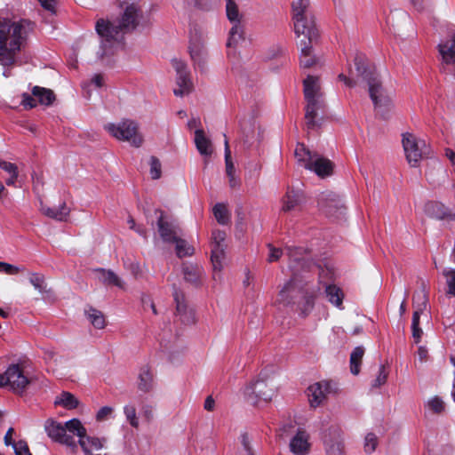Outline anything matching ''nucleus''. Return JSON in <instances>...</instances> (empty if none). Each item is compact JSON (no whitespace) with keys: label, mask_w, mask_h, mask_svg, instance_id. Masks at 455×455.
Returning <instances> with one entry per match:
<instances>
[{"label":"nucleus","mask_w":455,"mask_h":455,"mask_svg":"<svg viewBox=\"0 0 455 455\" xmlns=\"http://www.w3.org/2000/svg\"><path fill=\"white\" fill-rule=\"evenodd\" d=\"M294 154L303 167L314 172L318 177L323 179L332 174L334 166L332 162L316 152L310 151L304 144L299 143Z\"/></svg>","instance_id":"6e6552de"},{"label":"nucleus","mask_w":455,"mask_h":455,"mask_svg":"<svg viewBox=\"0 0 455 455\" xmlns=\"http://www.w3.org/2000/svg\"><path fill=\"white\" fill-rule=\"evenodd\" d=\"M323 442L326 455H346L343 433L338 425H331L324 431Z\"/></svg>","instance_id":"f8f14e48"},{"label":"nucleus","mask_w":455,"mask_h":455,"mask_svg":"<svg viewBox=\"0 0 455 455\" xmlns=\"http://www.w3.org/2000/svg\"><path fill=\"white\" fill-rule=\"evenodd\" d=\"M40 212L53 220L63 221L66 220L69 215L70 210L65 202H62L57 208L49 207L44 205L43 202L40 203Z\"/></svg>","instance_id":"b1692460"},{"label":"nucleus","mask_w":455,"mask_h":455,"mask_svg":"<svg viewBox=\"0 0 455 455\" xmlns=\"http://www.w3.org/2000/svg\"><path fill=\"white\" fill-rule=\"evenodd\" d=\"M241 443H242L243 449L245 452L244 455H253L251 447L250 445V440H249L247 434H243L241 435Z\"/></svg>","instance_id":"13d9d810"},{"label":"nucleus","mask_w":455,"mask_h":455,"mask_svg":"<svg viewBox=\"0 0 455 455\" xmlns=\"http://www.w3.org/2000/svg\"><path fill=\"white\" fill-rule=\"evenodd\" d=\"M175 243L176 254L179 258L191 256L194 254V248L188 242L180 237V235L172 242Z\"/></svg>","instance_id":"f704fd0d"},{"label":"nucleus","mask_w":455,"mask_h":455,"mask_svg":"<svg viewBox=\"0 0 455 455\" xmlns=\"http://www.w3.org/2000/svg\"><path fill=\"white\" fill-rule=\"evenodd\" d=\"M104 128L115 139L126 141L132 147L140 148L143 143V137L139 132V124L132 119L109 123L105 124Z\"/></svg>","instance_id":"1a4fd4ad"},{"label":"nucleus","mask_w":455,"mask_h":455,"mask_svg":"<svg viewBox=\"0 0 455 455\" xmlns=\"http://www.w3.org/2000/svg\"><path fill=\"white\" fill-rule=\"evenodd\" d=\"M412 329V336L415 339V342L418 343L422 334V330L419 328V325H416L415 327H411Z\"/></svg>","instance_id":"0e129e2a"},{"label":"nucleus","mask_w":455,"mask_h":455,"mask_svg":"<svg viewBox=\"0 0 455 455\" xmlns=\"http://www.w3.org/2000/svg\"><path fill=\"white\" fill-rule=\"evenodd\" d=\"M194 140L196 149L204 157V165L206 166L208 164V157L213 153L212 143L203 129L196 130Z\"/></svg>","instance_id":"412c9836"},{"label":"nucleus","mask_w":455,"mask_h":455,"mask_svg":"<svg viewBox=\"0 0 455 455\" xmlns=\"http://www.w3.org/2000/svg\"><path fill=\"white\" fill-rule=\"evenodd\" d=\"M121 6L123 13L116 24L104 19H100L96 22L95 28L100 37V49L102 50L99 53L100 59L112 52L113 45L117 41L121 32L132 31L139 26L148 23L139 1L125 0L121 4Z\"/></svg>","instance_id":"f03ea898"},{"label":"nucleus","mask_w":455,"mask_h":455,"mask_svg":"<svg viewBox=\"0 0 455 455\" xmlns=\"http://www.w3.org/2000/svg\"><path fill=\"white\" fill-rule=\"evenodd\" d=\"M355 65L358 75L367 83L369 96L375 110L387 119L394 108L392 96L384 89L379 74L368 65L363 55L357 54L355 57Z\"/></svg>","instance_id":"39448f33"},{"label":"nucleus","mask_w":455,"mask_h":455,"mask_svg":"<svg viewBox=\"0 0 455 455\" xmlns=\"http://www.w3.org/2000/svg\"><path fill=\"white\" fill-rule=\"evenodd\" d=\"M413 307L414 308H420V310H425L427 305V296L424 291L416 292L412 298Z\"/></svg>","instance_id":"c03bdc74"},{"label":"nucleus","mask_w":455,"mask_h":455,"mask_svg":"<svg viewBox=\"0 0 455 455\" xmlns=\"http://www.w3.org/2000/svg\"><path fill=\"white\" fill-rule=\"evenodd\" d=\"M339 79L343 81L344 84L348 87H354L355 85V82L348 77H347L345 75L340 74L339 76Z\"/></svg>","instance_id":"69168bd1"},{"label":"nucleus","mask_w":455,"mask_h":455,"mask_svg":"<svg viewBox=\"0 0 455 455\" xmlns=\"http://www.w3.org/2000/svg\"><path fill=\"white\" fill-rule=\"evenodd\" d=\"M325 294L328 300L337 307H341L344 294L340 288L336 285L329 284L325 287Z\"/></svg>","instance_id":"2f4dec72"},{"label":"nucleus","mask_w":455,"mask_h":455,"mask_svg":"<svg viewBox=\"0 0 455 455\" xmlns=\"http://www.w3.org/2000/svg\"><path fill=\"white\" fill-rule=\"evenodd\" d=\"M302 200L303 196L299 191L288 190L282 200V211L288 212L291 211L298 210L302 203Z\"/></svg>","instance_id":"a878e982"},{"label":"nucleus","mask_w":455,"mask_h":455,"mask_svg":"<svg viewBox=\"0 0 455 455\" xmlns=\"http://www.w3.org/2000/svg\"><path fill=\"white\" fill-rule=\"evenodd\" d=\"M32 94L36 99H37L40 104L45 106H50L55 100V95L52 90L40 86H34L32 89Z\"/></svg>","instance_id":"cd10ccee"},{"label":"nucleus","mask_w":455,"mask_h":455,"mask_svg":"<svg viewBox=\"0 0 455 455\" xmlns=\"http://www.w3.org/2000/svg\"><path fill=\"white\" fill-rule=\"evenodd\" d=\"M141 303H142L144 309H147V307H148L149 308H151L154 315H157V310L155 306V303L153 302V300L151 299V298L149 296L142 295Z\"/></svg>","instance_id":"4d7b16f0"},{"label":"nucleus","mask_w":455,"mask_h":455,"mask_svg":"<svg viewBox=\"0 0 455 455\" xmlns=\"http://www.w3.org/2000/svg\"><path fill=\"white\" fill-rule=\"evenodd\" d=\"M228 181H229V186L232 188H235L236 187L239 186L240 182L238 180V179L235 176V173L234 174H231V175H228Z\"/></svg>","instance_id":"338daca9"},{"label":"nucleus","mask_w":455,"mask_h":455,"mask_svg":"<svg viewBox=\"0 0 455 455\" xmlns=\"http://www.w3.org/2000/svg\"><path fill=\"white\" fill-rule=\"evenodd\" d=\"M124 413L125 415L126 420L129 424L134 427L138 428L140 426L139 419L137 417L136 408L132 404H126L124 407Z\"/></svg>","instance_id":"ea45409f"},{"label":"nucleus","mask_w":455,"mask_h":455,"mask_svg":"<svg viewBox=\"0 0 455 455\" xmlns=\"http://www.w3.org/2000/svg\"><path fill=\"white\" fill-rule=\"evenodd\" d=\"M422 313H423V310H420V308H415L413 315H412L411 327L419 325V317Z\"/></svg>","instance_id":"e2e57ef3"},{"label":"nucleus","mask_w":455,"mask_h":455,"mask_svg":"<svg viewBox=\"0 0 455 455\" xmlns=\"http://www.w3.org/2000/svg\"><path fill=\"white\" fill-rule=\"evenodd\" d=\"M182 273L184 280L191 285L197 287L202 284L204 269L199 265L184 263L182 266Z\"/></svg>","instance_id":"4be33fe9"},{"label":"nucleus","mask_w":455,"mask_h":455,"mask_svg":"<svg viewBox=\"0 0 455 455\" xmlns=\"http://www.w3.org/2000/svg\"><path fill=\"white\" fill-rule=\"evenodd\" d=\"M319 209L328 217L339 219L345 214L346 207L338 195L333 192H323L318 197Z\"/></svg>","instance_id":"ddd939ff"},{"label":"nucleus","mask_w":455,"mask_h":455,"mask_svg":"<svg viewBox=\"0 0 455 455\" xmlns=\"http://www.w3.org/2000/svg\"><path fill=\"white\" fill-rule=\"evenodd\" d=\"M289 258V268L291 273V279L283 285L278 294L277 301L284 306L294 304L298 296L301 295L304 299L303 314H307L314 306V296L309 293L307 285V278L306 274L315 269L319 271V278L323 280L325 275L331 274V270L322 268L316 265L307 255V251L300 247L286 246Z\"/></svg>","instance_id":"f257e3e1"},{"label":"nucleus","mask_w":455,"mask_h":455,"mask_svg":"<svg viewBox=\"0 0 455 455\" xmlns=\"http://www.w3.org/2000/svg\"><path fill=\"white\" fill-rule=\"evenodd\" d=\"M303 85L307 101L305 107L306 126L307 130H315L321 124L319 111H322L325 106L319 78L309 75L303 81Z\"/></svg>","instance_id":"0eeeda50"},{"label":"nucleus","mask_w":455,"mask_h":455,"mask_svg":"<svg viewBox=\"0 0 455 455\" xmlns=\"http://www.w3.org/2000/svg\"><path fill=\"white\" fill-rule=\"evenodd\" d=\"M213 214L220 224L226 225L228 223L230 215L224 204H217L213 208Z\"/></svg>","instance_id":"58836bf2"},{"label":"nucleus","mask_w":455,"mask_h":455,"mask_svg":"<svg viewBox=\"0 0 455 455\" xmlns=\"http://www.w3.org/2000/svg\"><path fill=\"white\" fill-rule=\"evenodd\" d=\"M309 434L304 429H298L290 441V451L295 455H307L310 451Z\"/></svg>","instance_id":"6ab92c4d"},{"label":"nucleus","mask_w":455,"mask_h":455,"mask_svg":"<svg viewBox=\"0 0 455 455\" xmlns=\"http://www.w3.org/2000/svg\"><path fill=\"white\" fill-rule=\"evenodd\" d=\"M275 392L276 386L274 378L261 372L259 379L245 388L244 395L248 401L256 404L259 401H270Z\"/></svg>","instance_id":"9d476101"},{"label":"nucleus","mask_w":455,"mask_h":455,"mask_svg":"<svg viewBox=\"0 0 455 455\" xmlns=\"http://www.w3.org/2000/svg\"><path fill=\"white\" fill-rule=\"evenodd\" d=\"M328 385L326 383L316 382L309 386L307 390L309 403L312 407L319 406L326 397Z\"/></svg>","instance_id":"5701e85b"},{"label":"nucleus","mask_w":455,"mask_h":455,"mask_svg":"<svg viewBox=\"0 0 455 455\" xmlns=\"http://www.w3.org/2000/svg\"><path fill=\"white\" fill-rule=\"evenodd\" d=\"M189 52L194 64L202 70L204 69L207 60V51L203 40L192 37L190 40Z\"/></svg>","instance_id":"aec40b11"},{"label":"nucleus","mask_w":455,"mask_h":455,"mask_svg":"<svg viewBox=\"0 0 455 455\" xmlns=\"http://www.w3.org/2000/svg\"><path fill=\"white\" fill-rule=\"evenodd\" d=\"M173 297L176 303L177 315L180 317V320L185 324L195 323V311L188 307L184 294L174 287Z\"/></svg>","instance_id":"a211bd4d"},{"label":"nucleus","mask_w":455,"mask_h":455,"mask_svg":"<svg viewBox=\"0 0 455 455\" xmlns=\"http://www.w3.org/2000/svg\"><path fill=\"white\" fill-rule=\"evenodd\" d=\"M292 20L294 32L301 41L315 43L318 38V30L311 10L310 0H292Z\"/></svg>","instance_id":"423d86ee"},{"label":"nucleus","mask_w":455,"mask_h":455,"mask_svg":"<svg viewBox=\"0 0 455 455\" xmlns=\"http://www.w3.org/2000/svg\"><path fill=\"white\" fill-rule=\"evenodd\" d=\"M225 259L224 246L218 245L213 246L212 250V263L214 271V277L216 276L217 272H220L223 267V261Z\"/></svg>","instance_id":"473e14b6"},{"label":"nucleus","mask_w":455,"mask_h":455,"mask_svg":"<svg viewBox=\"0 0 455 455\" xmlns=\"http://www.w3.org/2000/svg\"><path fill=\"white\" fill-rule=\"evenodd\" d=\"M312 44L313 43L305 42V40L300 43L299 63L302 68H311L320 61V59L313 54Z\"/></svg>","instance_id":"393cba45"},{"label":"nucleus","mask_w":455,"mask_h":455,"mask_svg":"<svg viewBox=\"0 0 455 455\" xmlns=\"http://www.w3.org/2000/svg\"><path fill=\"white\" fill-rule=\"evenodd\" d=\"M157 227L161 238L166 243H172L181 235L180 228L173 221L168 220L163 212H160Z\"/></svg>","instance_id":"f3484780"},{"label":"nucleus","mask_w":455,"mask_h":455,"mask_svg":"<svg viewBox=\"0 0 455 455\" xmlns=\"http://www.w3.org/2000/svg\"><path fill=\"white\" fill-rule=\"evenodd\" d=\"M44 430L47 435L54 442L69 447L76 451L77 445L74 436L78 437V443L84 455H108L100 451L104 447L105 439L87 435L85 427L77 419H72L64 425L48 419L44 423Z\"/></svg>","instance_id":"7ed1b4c3"},{"label":"nucleus","mask_w":455,"mask_h":455,"mask_svg":"<svg viewBox=\"0 0 455 455\" xmlns=\"http://www.w3.org/2000/svg\"><path fill=\"white\" fill-rule=\"evenodd\" d=\"M443 275L446 278L448 294L455 296V269H444Z\"/></svg>","instance_id":"79ce46f5"},{"label":"nucleus","mask_w":455,"mask_h":455,"mask_svg":"<svg viewBox=\"0 0 455 455\" xmlns=\"http://www.w3.org/2000/svg\"><path fill=\"white\" fill-rule=\"evenodd\" d=\"M402 142L409 164L412 167L417 166L422 158V150L416 137L411 133L406 132L403 134Z\"/></svg>","instance_id":"dca6fc26"},{"label":"nucleus","mask_w":455,"mask_h":455,"mask_svg":"<svg viewBox=\"0 0 455 455\" xmlns=\"http://www.w3.org/2000/svg\"><path fill=\"white\" fill-rule=\"evenodd\" d=\"M54 403L55 405H60L65 409L72 410L78 406L79 402L73 394L63 391L60 395L56 396Z\"/></svg>","instance_id":"7c9ffc66"},{"label":"nucleus","mask_w":455,"mask_h":455,"mask_svg":"<svg viewBox=\"0 0 455 455\" xmlns=\"http://www.w3.org/2000/svg\"><path fill=\"white\" fill-rule=\"evenodd\" d=\"M428 212L435 218L443 220L449 216L448 209L441 203H431L427 205Z\"/></svg>","instance_id":"4c0bfd02"},{"label":"nucleus","mask_w":455,"mask_h":455,"mask_svg":"<svg viewBox=\"0 0 455 455\" xmlns=\"http://www.w3.org/2000/svg\"><path fill=\"white\" fill-rule=\"evenodd\" d=\"M99 280L107 285L113 284L119 288H123L124 284L122 280L111 270L100 268L96 270Z\"/></svg>","instance_id":"c756f323"},{"label":"nucleus","mask_w":455,"mask_h":455,"mask_svg":"<svg viewBox=\"0 0 455 455\" xmlns=\"http://www.w3.org/2000/svg\"><path fill=\"white\" fill-rule=\"evenodd\" d=\"M14 433V429L12 427H10L5 435H4V443L5 445L9 446V445H13V443H16L15 442H13L12 440V435Z\"/></svg>","instance_id":"680f3d73"},{"label":"nucleus","mask_w":455,"mask_h":455,"mask_svg":"<svg viewBox=\"0 0 455 455\" xmlns=\"http://www.w3.org/2000/svg\"><path fill=\"white\" fill-rule=\"evenodd\" d=\"M20 271V268L14 265L0 261V272L8 275H15Z\"/></svg>","instance_id":"603ef678"},{"label":"nucleus","mask_w":455,"mask_h":455,"mask_svg":"<svg viewBox=\"0 0 455 455\" xmlns=\"http://www.w3.org/2000/svg\"><path fill=\"white\" fill-rule=\"evenodd\" d=\"M425 406L428 411L435 414H441L445 410V403L439 396L428 399Z\"/></svg>","instance_id":"e433bc0d"},{"label":"nucleus","mask_w":455,"mask_h":455,"mask_svg":"<svg viewBox=\"0 0 455 455\" xmlns=\"http://www.w3.org/2000/svg\"><path fill=\"white\" fill-rule=\"evenodd\" d=\"M6 379L11 389L18 394H21L29 384L28 378L19 364H11L7 368Z\"/></svg>","instance_id":"2eb2a0df"},{"label":"nucleus","mask_w":455,"mask_h":455,"mask_svg":"<svg viewBox=\"0 0 455 455\" xmlns=\"http://www.w3.org/2000/svg\"><path fill=\"white\" fill-rule=\"evenodd\" d=\"M0 168L10 175V177L5 181L6 184L8 186L13 185L18 177L17 166L14 164L0 159Z\"/></svg>","instance_id":"c9c22d12"},{"label":"nucleus","mask_w":455,"mask_h":455,"mask_svg":"<svg viewBox=\"0 0 455 455\" xmlns=\"http://www.w3.org/2000/svg\"><path fill=\"white\" fill-rule=\"evenodd\" d=\"M142 416L148 420L150 421L153 419V409L150 405H144L141 408Z\"/></svg>","instance_id":"bf43d9fd"},{"label":"nucleus","mask_w":455,"mask_h":455,"mask_svg":"<svg viewBox=\"0 0 455 455\" xmlns=\"http://www.w3.org/2000/svg\"><path fill=\"white\" fill-rule=\"evenodd\" d=\"M269 248V255L267 260L269 262L277 261L281 256L283 255V251L279 248H275L272 246L271 244H268Z\"/></svg>","instance_id":"864d4df0"},{"label":"nucleus","mask_w":455,"mask_h":455,"mask_svg":"<svg viewBox=\"0 0 455 455\" xmlns=\"http://www.w3.org/2000/svg\"><path fill=\"white\" fill-rule=\"evenodd\" d=\"M36 97L28 93H23L22 94V101L21 104L24 106L25 108H33L36 106V100L35 99Z\"/></svg>","instance_id":"3c124183"},{"label":"nucleus","mask_w":455,"mask_h":455,"mask_svg":"<svg viewBox=\"0 0 455 455\" xmlns=\"http://www.w3.org/2000/svg\"><path fill=\"white\" fill-rule=\"evenodd\" d=\"M226 1V13L228 20L233 24L229 31V36L227 42L228 48L235 47L239 42L243 40V28L242 26L243 15L239 12L238 5L234 0Z\"/></svg>","instance_id":"9b49d317"},{"label":"nucleus","mask_w":455,"mask_h":455,"mask_svg":"<svg viewBox=\"0 0 455 455\" xmlns=\"http://www.w3.org/2000/svg\"><path fill=\"white\" fill-rule=\"evenodd\" d=\"M12 447L16 455H32L25 441H19Z\"/></svg>","instance_id":"09e8293b"},{"label":"nucleus","mask_w":455,"mask_h":455,"mask_svg":"<svg viewBox=\"0 0 455 455\" xmlns=\"http://www.w3.org/2000/svg\"><path fill=\"white\" fill-rule=\"evenodd\" d=\"M28 20L12 21L0 17V63L3 66L12 65L16 53L31 30Z\"/></svg>","instance_id":"20e7f679"},{"label":"nucleus","mask_w":455,"mask_h":455,"mask_svg":"<svg viewBox=\"0 0 455 455\" xmlns=\"http://www.w3.org/2000/svg\"><path fill=\"white\" fill-rule=\"evenodd\" d=\"M378 445V438L375 434L368 433L364 437V451L371 453Z\"/></svg>","instance_id":"a18cd8bd"},{"label":"nucleus","mask_w":455,"mask_h":455,"mask_svg":"<svg viewBox=\"0 0 455 455\" xmlns=\"http://www.w3.org/2000/svg\"><path fill=\"white\" fill-rule=\"evenodd\" d=\"M213 246L222 245L226 239V233L222 230H214L212 232Z\"/></svg>","instance_id":"5fc2aeb1"},{"label":"nucleus","mask_w":455,"mask_h":455,"mask_svg":"<svg viewBox=\"0 0 455 455\" xmlns=\"http://www.w3.org/2000/svg\"><path fill=\"white\" fill-rule=\"evenodd\" d=\"M113 411H114V409L112 407L104 406L98 411V412L96 414V419L98 421L106 420L112 416Z\"/></svg>","instance_id":"8fccbe9b"},{"label":"nucleus","mask_w":455,"mask_h":455,"mask_svg":"<svg viewBox=\"0 0 455 455\" xmlns=\"http://www.w3.org/2000/svg\"><path fill=\"white\" fill-rule=\"evenodd\" d=\"M215 407V401L212 395L206 397L204 404V408L208 411H212Z\"/></svg>","instance_id":"052dcab7"},{"label":"nucleus","mask_w":455,"mask_h":455,"mask_svg":"<svg viewBox=\"0 0 455 455\" xmlns=\"http://www.w3.org/2000/svg\"><path fill=\"white\" fill-rule=\"evenodd\" d=\"M150 176L153 180H157L162 174V165L159 159L156 156H151L149 161Z\"/></svg>","instance_id":"37998d69"},{"label":"nucleus","mask_w":455,"mask_h":455,"mask_svg":"<svg viewBox=\"0 0 455 455\" xmlns=\"http://www.w3.org/2000/svg\"><path fill=\"white\" fill-rule=\"evenodd\" d=\"M29 282L40 293H44L47 291V284L44 282V275L37 273H33L29 277Z\"/></svg>","instance_id":"a19ab883"},{"label":"nucleus","mask_w":455,"mask_h":455,"mask_svg":"<svg viewBox=\"0 0 455 455\" xmlns=\"http://www.w3.org/2000/svg\"><path fill=\"white\" fill-rule=\"evenodd\" d=\"M153 385V376L148 367L141 368L139 374L138 387L140 390L148 392Z\"/></svg>","instance_id":"72a5a7b5"},{"label":"nucleus","mask_w":455,"mask_h":455,"mask_svg":"<svg viewBox=\"0 0 455 455\" xmlns=\"http://www.w3.org/2000/svg\"><path fill=\"white\" fill-rule=\"evenodd\" d=\"M225 164H226V173L231 175L235 173V166L231 160V152L228 146V141L225 140Z\"/></svg>","instance_id":"49530a36"},{"label":"nucleus","mask_w":455,"mask_h":455,"mask_svg":"<svg viewBox=\"0 0 455 455\" xmlns=\"http://www.w3.org/2000/svg\"><path fill=\"white\" fill-rule=\"evenodd\" d=\"M387 379V372L386 371L385 366L380 365L379 374L376 379L372 381V387H379L384 385Z\"/></svg>","instance_id":"de8ad7c7"},{"label":"nucleus","mask_w":455,"mask_h":455,"mask_svg":"<svg viewBox=\"0 0 455 455\" xmlns=\"http://www.w3.org/2000/svg\"><path fill=\"white\" fill-rule=\"evenodd\" d=\"M445 156L451 161V163L455 165V152L451 148L445 149Z\"/></svg>","instance_id":"774afa93"},{"label":"nucleus","mask_w":455,"mask_h":455,"mask_svg":"<svg viewBox=\"0 0 455 455\" xmlns=\"http://www.w3.org/2000/svg\"><path fill=\"white\" fill-rule=\"evenodd\" d=\"M171 62L176 72V84L178 86L173 90V93L179 97L188 94L192 91L193 84L187 64L178 59H172Z\"/></svg>","instance_id":"4468645a"},{"label":"nucleus","mask_w":455,"mask_h":455,"mask_svg":"<svg viewBox=\"0 0 455 455\" xmlns=\"http://www.w3.org/2000/svg\"><path fill=\"white\" fill-rule=\"evenodd\" d=\"M84 314L93 327L97 329H103L106 326L105 316L103 313L92 307H89L84 310Z\"/></svg>","instance_id":"bb28decb"},{"label":"nucleus","mask_w":455,"mask_h":455,"mask_svg":"<svg viewBox=\"0 0 455 455\" xmlns=\"http://www.w3.org/2000/svg\"><path fill=\"white\" fill-rule=\"evenodd\" d=\"M365 349L363 346H358L353 349L350 354V371L353 375H358L360 366L364 355Z\"/></svg>","instance_id":"c85d7f7f"},{"label":"nucleus","mask_w":455,"mask_h":455,"mask_svg":"<svg viewBox=\"0 0 455 455\" xmlns=\"http://www.w3.org/2000/svg\"><path fill=\"white\" fill-rule=\"evenodd\" d=\"M42 7L52 13L56 12V5L58 4V0H38Z\"/></svg>","instance_id":"6e6d98bb"}]
</instances>
